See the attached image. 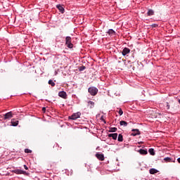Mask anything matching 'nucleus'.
I'll return each instance as SVG.
<instances>
[{"label":"nucleus","instance_id":"34","mask_svg":"<svg viewBox=\"0 0 180 180\" xmlns=\"http://www.w3.org/2000/svg\"><path fill=\"white\" fill-rule=\"evenodd\" d=\"M118 96H120V94H118Z\"/></svg>","mask_w":180,"mask_h":180},{"label":"nucleus","instance_id":"31","mask_svg":"<svg viewBox=\"0 0 180 180\" xmlns=\"http://www.w3.org/2000/svg\"><path fill=\"white\" fill-rule=\"evenodd\" d=\"M101 120H102L103 122H104V123H106V121H105V120H103V116L101 117Z\"/></svg>","mask_w":180,"mask_h":180},{"label":"nucleus","instance_id":"26","mask_svg":"<svg viewBox=\"0 0 180 180\" xmlns=\"http://www.w3.org/2000/svg\"><path fill=\"white\" fill-rule=\"evenodd\" d=\"M25 153L27 154H30V153H32V150L26 148L25 149Z\"/></svg>","mask_w":180,"mask_h":180},{"label":"nucleus","instance_id":"13","mask_svg":"<svg viewBox=\"0 0 180 180\" xmlns=\"http://www.w3.org/2000/svg\"><path fill=\"white\" fill-rule=\"evenodd\" d=\"M108 137H112V140H117V133L109 134Z\"/></svg>","mask_w":180,"mask_h":180},{"label":"nucleus","instance_id":"33","mask_svg":"<svg viewBox=\"0 0 180 180\" xmlns=\"http://www.w3.org/2000/svg\"><path fill=\"white\" fill-rule=\"evenodd\" d=\"M115 95H116V96H118V94H115Z\"/></svg>","mask_w":180,"mask_h":180},{"label":"nucleus","instance_id":"6","mask_svg":"<svg viewBox=\"0 0 180 180\" xmlns=\"http://www.w3.org/2000/svg\"><path fill=\"white\" fill-rule=\"evenodd\" d=\"M131 131H133V133L131 134V136H133L134 137H135V136H140L141 134L140 130L138 129H131Z\"/></svg>","mask_w":180,"mask_h":180},{"label":"nucleus","instance_id":"11","mask_svg":"<svg viewBox=\"0 0 180 180\" xmlns=\"http://www.w3.org/2000/svg\"><path fill=\"white\" fill-rule=\"evenodd\" d=\"M138 153H139L141 155H147V154L148 153V152H147V149H139L138 150Z\"/></svg>","mask_w":180,"mask_h":180},{"label":"nucleus","instance_id":"28","mask_svg":"<svg viewBox=\"0 0 180 180\" xmlns=\"http://www.w3.org/2000/svg\"><path fill=\"white\" fill-rule=\"evenodd\" d=\"M151 27H158V24H155V23L152 24V25H151Z\"/></svg>","mask_w":180,"mask_h":180},{"label":"nucleus","instance_id":"7","mask_svg":"<svg viewBox=\"0 0 180 180\" xmlns=\"http://www.w3.org/2000/svg\"><path fill=\"white\" fill-rule=\"evenodd\" d=\"M58 96H60V98H63V99H67V92L64 91H59Z\"/></svg>","mask_w":180,"mask_h":180},{"label":"nucleus","instance_id":"18","mask_svg":"<svg viewBox=\"0 0 180 180\" xmlns=\"http://www.w3.org/2000/svg\"><path fill=\"white\" fill-rule=\"evenodd\" d=\"M115 131H117V128L116 127L110 128L109 133H115Z\"/></svg>","mask_w":180,"mask_h":180},{"label":"nucleus","instance_id":"10","mask_svg":"<svg viewBox=\"0 0 180 180\" xmlns=\"http://www.w3.org/2000/svg\"><path fill=\"white\" fill-rule=\"evenodd\" d=\"M96 157L98 158V160H99V161H103L105 160V156L103 154L96 153Z\"/></svg>","mask_w":180,"mask_h":180},{"label":"nucleus","instance_id":"25","mask_svg":"<svg viewBox=\"0 0 180 180\" xmlns=\"http://www.w3.org/2000/svg\"><path fill=\"white\" fill-rule=\"evenodd\" d=\"M165 108H166L167 110H169L170 105L168 102H166Z\"/></svg>","mask_w":180,"mask_h":180},{"label":"nucleus","instance_id":"2","mask_svg":"<svg viewBox=\"0 0 180 180\" xmlns=\"http://www.w3.org/2000/svg\"><path fill=\"white\" fill-rule=\"evenodd\" d=\"M98 88L95 86H91L88 89V92L91 96H96L98 94Z\"/></svg>","mask_w":180,"mask_h":180},{"label":"nucleus","instance_id":"9","mask_svg":"<svg viewBox=\"0 0 180 180\" xmlns=\"http://www.w3.org/2000/svg\"><path fill=\"white\" fill-rule=\"evenodd\" d=\"M129 53H130V49L127 47L124 48L122 51V56H127V54H129Z\"/></svg>","mask_w":180,"mask_h":180},{"label":"nucleus","instance_id":"14","mask_svg":"<svg viewBox=\"0 0 180 180\" xmlns=\"http://www.w3.org/2000/svg\"><path fill=\"white\" fill-rule=\"evenodd\" d=\"M158 172V170L155 168H151L149 170V174L151 175H154V174H157Z\"/></svg>","mask_w":180,"mask_h":180},{"label":"nucleus","instance_id":"1","mask_svg":"<svg viewBox=\"0 0 180 180\" xmlns=\"http://www.w3.org/2000/svg\"><path fill=\"white\" fill-rule=\"evenodd\" d=\"M72 38L71 37L68 36L65 37V46L68 47V49H73L74 48V44L72 42Z\"/></svg>","mask_w":180,"mask_h":180},{"label":"nucleus","instance_id":"23","mask_svg":"<svg viewBox=\"0 0 180 180\" xmlns=\"http://www.w3.org/2000/svg\"><path fill=\"white\" fill-rule=\"evenodd\" d=\"M86 67L82 65L79 68V71L82 72L84 71V70H86Z\"/></svg>","mask_w":180,"mask_h":180},{"label":"nucleus","instance_id":"20","mask_svg":"<svg viewBox=\"0 0 180 180\" xmlns=\"http://www.w3.org/2000/svg\"><path fill=\"white\" fill-rule=\"evenodd\" d=\"M48 84L51 85V86H56V83L51 79L49 80Z\"/></svg>","mask_w":180,"mask_h":180},{"label":"nucleus","instance_id":"29","mask_svg":"<svg viewBox=\"0 0 180 180\" xmlns=\"http://www.w3.org/2000/svg\"><path fill=\"white\" fill-rule=\"evenodd\" d=\"M42 112H44V113L46 112V107L42 108Z\"/></svg>","mask_w":180,"mask_h":180},{"label":"nucleus","instance_id":"8","mask_svg":"<svg viewBox=\"0 0 180 180\" xmlns=\"http://www.w3.org/2000/svg\"><path fill=\"white\" fill-rule=\"evenodd\" d=\"M56 8H57V9H58V11L60 13H64V12H65V9L61 4L56 5Z\"/></svg>","mask_w":180,"mask_h":180},{"label":"nucleus","instance_id":"30","mask_svg":"<svg viewBox=\"0 0 180 180\" xmlns=\"http://www.w3.org/2000/svg\"><path fill=\"white\" fill-rule=\"evenodd\" d=\"M24 168H25V169H29V167H27V166L26 165H24Z\"/></svg>","mask_w":180,"mask_h":180},{"label":"nucleus","instance_id":"3","mask_svg":"<svg viewBox=\"0 0 180 180\" xmlns=\"http://www.w3.org/2000/svg\"><path fill=\"white\" fill-rule=\"evenodd\" d=\"M11 172H13V174H16L17 175H29V172H27L24 170H22L20 169H15L14 170H11Z\"/></svg>","mask_w":180,"mask_h":180},{"label":"nucleus","instance_id":"19","mask_svg":"<svg viewBox=\"0 0 180 180\" xmlns=\"http://www.w3.org/2000/svg\"><path fill=\"white\" fill-rule=\"evenodd\" d=\"M148 16H153L154 15V11L153 9H149L147 13Z\"/></svg>","mask_w":180,"mask_h":180},{"label":"nucleus","instance_id":"17","mask_svg":"<svg viewBox=\"0 0 180 180\" xmlns=\"http://www.w3.org/2000/svg\"><path fill=\"white\" fill-rule=\"evenodd\" d=\"M120 126H124V127H127V122L122 120L120 122Z\"/></svg>","mask_w":180,"mask_h":180},{"label":"nucleus","instance_id":"4","mask_svg":"<svg viewBox=\"0 0 180 180\" xmlns=\"http://www.w3.org/2000/svg\"><path fill=\"white\" fill-rule=\"evenodd\" d=\"M12 117H13V113L12 111H10L1 117V120H10V119H12Z\"/></svg>","mask_w":180,"mask_h":180},{"label":"nucleus","instance_id":"16","mask_svg":"<svg viewBox=\"0 0 180 180\" xmlns=\"http://www.w3.org/2000/svg\"><path fill=\"white\" fill-rule=\"evenodd\" d=\"M88 103H89V106H90V109H92V108L95 106V103L92 101H89Z\"/></svg>","mask_w":180,"mask_h":180},{"label":"nucleus","instance_id":"32","mask_svg":"<svg viewBox=\"0 0 180 180\" xmlns=\"http://www.w3.org/2000/svg\"><path fill=\"white\" fill-rule=\"evenodd\" d=\"M178 102H179V103L180 104V99H179Z\"/></svg>","mask_w":180,"mask_h":180},{"label":"nucleus","instance_id":"22","mask_svg":"<svg viewBox=\"0 0 180 180\" xmlns=\"http://www.w3.org/2000/svg\"><path fill=\"white\" fill-rule=\"evenodd\" d=\"M148 151L150 155H155V151L154 150V148H150Z\"/></svg>","mask_w":180,"mask_h":180},{"label":"nucleus","instance_id":"21","mask_svg":"<svg viewBox=\"0 0 180 180\" xmlns=\"http://www.w3.org/2000/svg\"><path fill=\"white\" fill-rule=\"evenodd\" d=\"M117 141H120V142L123 141V135H122V134H120L118 135Z\"/></svg>","mask_w":180,"mask_h":180},{"label":"nucleus","instance_id":"15","mask_svg":"<svg viewBox=\"0 0 180 180\" xmlns=\"http://www.w3.org/2000/svg\"><path fill=\"white\" fill-rule=\"evenodd\" d=\"M108 34H109L110 36H113V34H116V32H115V30H113V29H109L107 32Z\"/></svg>","mask_w":180,"mask_h":180},{"label":"nucleus","instance_id":"5","mask_svg":"<svg viewBox=\"0 0 180 180\" xmlns=\"http://www.w3.org/2000/svg\"><path fill=\"white\" fill-rule=\"evenodd\" d=\"M81 117V112H77L75 113H73L71 116H69L68 119L70 120H77V119H79Z\"/></svg>","mask_w":180,"mask_h":180},{"label":"nucleus","instance_id":"27","mask_svg":"<svg viewBox=\"0 0 180 180\" xmlns=\"http://www.w3.org/2000/svg\"><path fill=\"white\" fill-rule=\"evenodd\" d=\"M118 114L120 115V116H122V115H123V110H122V108L119 109Z\"/></svg>","mask_w":180,"mask_h":180},{"label":"nucleus","instance_id":"12","mask_svg":"<svg viewBox=\"0 0 180 180\" xmlns=\"http://www.w3.org/2000/svg\"><path fill=\"white\" fill-rule=\"evenodd\" d=\"M18 124H19L18 120H16L15 119L11 120V126H13V127H16V126H18Z\"/></svg>","mask_w":180,"mask_h":180},{"label":"nucleus","instance_id":"24","mask_svg":"<svg viewBox=\"0 0 180 180\" xmlns=\"http://www.w3.org/2000/svg\"><path fill=\"white\" fill-rule=\"evenodd\" d=\"M164 161H166L167 162H171V158H168V157L165 158Z\"/></svg>","mask_w":180,"mask_h":180}]
</instances>
